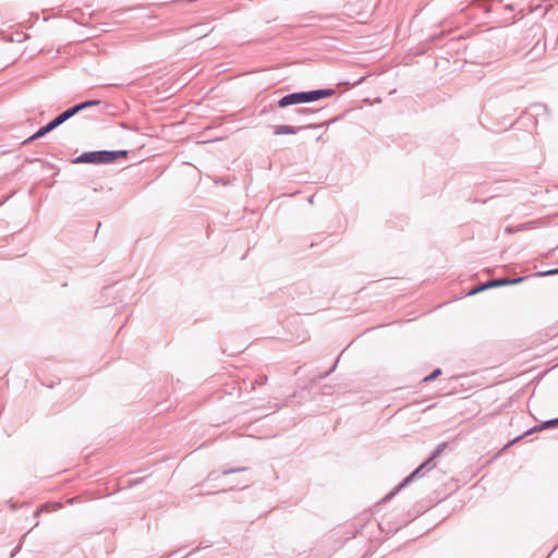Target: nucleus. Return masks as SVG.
I'll return each mask as SVG.
<instances>
[{
  "label": "nucleus",
  "instance_id": "8",
  "mask_svg": "<svg viewBox=\"0 0 558 558\" xmlns=\"http://www.w3.org/2000/svg\"><path fill=\"white\" fill-rule=\"evenodd\" d=\"M558 425V417L556 420H550V421H547L545 422L541 427L539 429H543L545 427H551V426H556Z\"/></svg>",
  "mask_w": 558,
  "mask_h": 558
},
{
  "label": "nucleus",
  "instance_id": "5",
  "mask_svg": "<svg viewBox=\"0 0 558 558\" xmlns=\"http://www.w3.org/2000/svg\"><path fill=\"white\" fill-rule=\"evenodd\" d=\"M189 31L191 35H213L219 34L220 29H218L217 25H213L211 22H203L198 24L192 25Z\"/></svg>",
  "mask_w": 558,
  "mask_h": 558
},
{
  "label": "nucleus",
  "instance_id": "10",
  "mask_svg": "<svg viewBox=\"0 0 558 558\" xmlns=\"http://www.w3.org/2000/svg\"><path fill=\"white\" fill-rule=\"evenodd\" d=\"M541 276H551V275H558V268L550 269L547 271L539 272Z\"/></svg>",
  "mask_w": 558,
  "mask_h": 558
},
{
  "label": "nucleus",
  "instance_id": "11",
  "mask_svg": "<svg viewBox=\"0 0 558 558\" xmlns=\"http://www.w3.org/2000/svg\"><path fill=\"white\" fill-rule=\"evenodd\" d=\"M440 373V371H435L429 377H426L425 380H428L430 378H434L435 376H437L438 374Z\"/></svg>",
  "mask_w": 558,
  "mask_h": 558
},
{
  "label": "nucleus",
  "instance_id": "4",
  "mask_svg": "<svg viewBox=\"0 0 558 558\" xmlns=\"http://www.w3.org/2000/svg\"><path fill=\"white\" fill-rule=\"evenodd\" d=\"M119 156L125 157L126 151L120 150V151H95V153H87L82 155L78 160L83 162H92V163H104V162H111L114 159H117Z\"/></svg>",
  "mask_w": 558,
  "mask_h": 558
},
{
  "label": "nucleus",
  "instance_id": "3",
  "mask_svg": "<svg viewBox=\"0 0 558 558\" xmlns=\"http://www.w3.org/2000/svg\"><path fill=\"white\" fill-rule=\"evenodd\" d=\"M311 20H314L315 22L311 23V25H318L322 29H336L339 32L344 33H354L353 29H345L343 28L344 25H347V22L335 16V15H327V16H313Z\"/></svg>",
  "mask_w": 558,
  "mask_h": 558
},
{
  "label": "nucleus",
  "instance_id": "14",
  "mask_svg": "<svg viewBox=\"0 0 558 558\" xmlns=\"http://www.w3.org/2000/svg\"><path fill=\"white\" fill-rule=\"evenodd\" d=\"M0 35H4V33L2 31H0Z\"/></svg>",
  "mask_w": 558,
  "mask_h": 558
},
{
  "label": "nucleus",
  "instance_id": "7",
  "mask_svg": "<svg viewBox=\"0 0 558 558\" xmlns=\"http://www.w3.org/2000/svg\"><path fill=\"white\" fill-rule=\"evenodd\" d=\"M521 281H522V278H518V279H514V280H506V279L501 280V279H498L499 286L517 283V282H521Z\"/></svg>",
  "mask_w": 558,
  "mask_h": 558
},
{
  "label": "nucleus",
  "instance_id": "12",
  "mask_svg": "<svg viewBox=\"0 0 558 558\" xmlns=\"http://www.w3.org/2000/svg\"><path fill=\"white\" fill-rule=\"evenodd\" d=\"M433 35H438V36H441V35H446L445 32H438V33H434Z\"/></svg>",
  "mask_w": 558,
  "mask_h": 558
},
{
  "label": "nucleus",
  "instance_id": "6",
  "mask_svg": "<svg viewBox=\"0 0 558 558\" xmlns=\"http://www.w3.org/2000/svg\"><path fill=\"white\" fill-rule=\"evenodd\" d=\"M295 133H296V129H294L293 126H290V125H279L276 128V131H275L276 135H290V134H295Z\"/></svg>",
  "mask_w": 558,
  "mask_h": 558
},
{
  "label": "nucleus",
  "instance_id": "9",
  "mask_svg": "<svg viewBox=\"0 0 558 558\" xmlns=\"http://www.w3.org/2000/svg\"><path fill=\"white\" fill-rule=\"evenodd\" d=\"M493 287H499V283H498V280H493L486 284H484L481 290L483 289H487V288H493Z\"/></svg>",
  "mask_w": 558,
  "mask_h": 558
},
{
  "label": "nucleus",
  "instance_id": "13",
  "mask_svg": "<svg viewBox=\"0 0 558 558\" xmlns=\"http://www.w3.org/2000/svg\"><path fill=\"white\" fill-rule=\"evenodd\" d=\"M357 25H360V23H359V22H353L350 26H351V27H354V26H357Z\"/></svg>",
  "mask_w": 558,
  "mask_h": 558
},
{
  "label": "nucleus",
  "instance_id": "2",
  "mask_svg": "<svg viewBox=\"0 0 558 558\" xmlns=\"http://www.w3.org/2000/svg\"><path fill=\"white\" fill-rule=\"evenodd\" d=\"M332 94V89H318L307 93H294L282 97L279 100L278 105L279 107L283 108L296 104L312 102L325 97H329Z\"/></svg>",
  "mask_w": 558,
  "mask_h": 558
},
{
  "label": "nucleus",
  "instance_id": "1",
  "mask_svg": "<svg viewBox=\"0 0 558 558\" xmlns=\"http://www.w3.org/2000/svg\"><path fill=\"white\" fill-rule=\"evenodd\" d=\"M97 105H99L98 100H90V101L82 102L80 105H76V106L65 110L64 112L59 114L56 119H53L51 122H49L47 125H45L44 128L38 130L29 140L32 141V140H36V138L44 136L45 134L52 131L53 129H56L57 126L62 124L64 121H66L71 117H73L75 113H77L82 109L90 107V106H97Z\"/></svg>",
  "mask_w": 558,
  "mask_h": 558
}]
</instances>
